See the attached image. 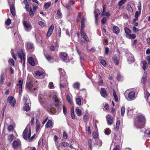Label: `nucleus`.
Wrapping results in <instances>:
<instances>
[{"mask_svg": "<svg viewBox=\"0 0 150 150\" xmlns=\"http://www.w3.org/2000/svg\"><path fill=\"white\" fill-rule=\"evenodd\" d=\"M11 23V20L9 18L7 19V20L5 21V24L7 25H9Z\"/></svg>", "mask_w": 150, "mask_h": 150, "instance_id": "45", "label": "nucleus"}, {"mask_svg": "<svg viewBox=\"0 0 150 150\" xmlns=\"http://www.w3.org/2000/svg\"><path fill=\"white\" fill-rule=\"evenodd\" d=\"M146 122L145 117L143 114H139L138 115L137 120L134 122V125L137 128H143Z\"/></svg>", "mask_w": 150, "mask_h": 150, "instance_id": "1", "label": "nucleus"}, {"mask_svg": "<svg viewBox=\"0 0 150 150\" xmlns=\"http://www.w3.org/2000/svg\"><path fill=\"white\" fill-rule=\"evenodd\" d=\"M93 136L94 138L96 139L98 137V134L95 132L93 134Z\"/></svg>", "mask_w": 150, "mask_h": 150, "instance_id": "62", "label": "nucleus"}, {"mask_svg": "<svg viewBox=\"0 0 150 150\" xmlns=\"http://www.w3.org/2000/svg\"><path fill=\"white\" fill-rule=\"evenodd\" d=\"M18 54L21 61H22L23 60V63L24 64L25 63L24 53L22 50H21L18 52Z\"/></svg>", "mask_w": 150, "mask_h": 150, "instance_id": "12", "label": "nucleus"}, {"mask_svg": "<svg viewBox=\"0 0 150 150\" xmlns=\"http://www.w3.org/2000/svg\"><path fill=\"white\" fill-rule=\"evenodd\" d=\"M100 93L102 96L104 98L106 97L108 95L106 91L104 88H101Z\"/></svg>", "mask_w": 150, "mask_h": 150, "instance_id": "14", "label": "nucleus"}, {"mask_svg": "<svg viewBox=\"0 0 150 150\" xmlns=\"http://www.w3.org/2000/svg\"><path fill=\"white\" fill-rule=\"evenodd\" d=\"M23 101L25 103H29L30 102V100L28 96L26 95L24 96L23 97Z\"/></svg>", "mask_w": 150, "mask_h": 150, "instance_id": "22", "label": "nucleus"}, {"mask_svg": "<svg viewBox=\"0 0 150 150\" xmlns=\"http://www.w3.org/2000/svg\"><path fill=\"white\" fill-rule=\"evenodd\" d=\"M53 100L55 103V105L56 106H57L59 103V100L58 98H57L56 95H54L53 97Z\"/></svg>", "mask_w": 150, "mask_h": 150, "instance_id": "17", "label": "nucleus"}, {"mask_svg": "<svg viewBox=\"0 0 150 150\" xmlns=\"http://www.w3.org/2000/svg\"><path fill=\"white\" fill-rule=\"evenodd\" d=\"M102 142L100 140H98L97 144L99 146H100L102 145Z\"/></svg>", "mask_w": 150, "mask_h": 150, "instance_id": "59", "label": "nucleus"}, {"mask_svg": "<svg viewBox=\"0 0 150 150\" xmlns=\"http://www.w3.org/2000/svg\"><path fill=\"white\" fill-rule=\"evenodd\" d=\"M125 111V108L124 106H122L121 110V114L122 116H123Z\"/></svg>", "mask_w": 150, "mask_h": 150, "instance_id": "40", "label": "nucleus"}, {"mask_svg": "<svg viewBox=\"0 0 150 150\" xmlns=\"http://www.w3.org/2000/svg\"><path fill=\"white\" fill-rule=\"evenodd\" d=\"M69 143L66 142L62 143L61 144V146L64 148L67 147L69 146Z\"/></svg>", "mask_w": 150, "mask_h": 150, "instance_id": "36", "label": "nucleus"}, {"mask_svg": "<svg viewBox=\"0 0 150 150\" xmlns=\"http://www.w3.org/2000/svg\"><path fill=\"white\" fill-rule=\"evenodd\" d=\"M126 98L128 101H132L134 100L136 98L134 92L131 91L129 93L127 97H126Z\"/></svg>", "mask_w": 150, "mask_h": 150, "instance_id": "5", "label": "nucleus"}, {"mask_svg": "<svg viewBox=\"0 0 150 150\" xmlns=\"http://www.w3.org/2000/svg\"><path fill=\"white\" fill-rule=\"evenodd\" d=\"M53 122L52 121L49 120L47 122V124L45 125V127L47 128H49L51 126H52L53 125Z\"/></svg>", "mask_w": 150, "mask_h": 150, "instance_id": "21", "label": "nucleus"}, {"mask_svg": "<svg viewBox=\"0 0 150 150\" xmlns=\"http://www.w3.org/2000/svg\"><path fill=\"white\" fill-rule=\"evenodd\" d=\"M75 111L76 113L79 116L81 115L82 114V111L81 109L76 108L75 110Z\"/></svg>", "mask_w": 150, "mask_h": 150, "instance_id": "23", "label": "nucleus"}, {"mask_svg": "<svg viewBox=\"0 0 150 150\" xmlns=\"http://www.w3.org/2000/svg\"><path fill=\"white\" fill-rule=\"evenodd\" d=\"M129 38L134 39L136 37V35L134 34H131L129 35Z\"/></svg>", "mask_w": 150, "mask_h": 150, "instance_id": "51", "label": "nucleus"}, {"mask_svg": "<svg viewBox=\"0 0 150 150\" xmlns=\"http://www.w3.org/2000/svg\"><path fill=\"white\" fill-rule=\"evenodd\" d=\"M28 62L32 66H34L35 64L33 59L32 57H30L29 58Z\"/></svg>", "mask_w": 150, "mask_h": 150, "instance_id": "27", "label": "nucleus"}, {"mask_svg": "<svg viewBox=\"0 0 150 150\" xmlns=\"http://www.w3.org/2000/svg\"><path fill=\"white\" fill-rule=\"evenodd\" d=\"M76 104L78 105H81V99L80 98H77L76 99Z\"/></svg>", "mask_w": 150, "mask_h": 150, "instance_id": "32", "label": "nucleus"}, {"mask_svg": "<svg viewBox=\"0 0 150 150\" xmlns=\"http://www.w3.org/2000/svg\"><path fill=\"white\" fill-rule=\"evenodd\" d=\"M23 83V81L20 80L18 81V83L17 84V86H18L19 87L22 86V85Z\"/></svg>", "mask_w": 150, "mask_h": 150, "instance_id": "49", "label": "nucleus"}, {"mask_svg": "<svg viewBox=\"0 0 150 150\" xmlns=\"http://www.w3.org/2000/svg\"><path fill=\"white\" fill-rule=\"evenodd\" d=\"M29 103H25L23 107V109L25 111H27L30 110Z\"/></svg>", "mask_w": 150, "mask_h": 150, "instance_id": "20", "label": "nucleus"}, {"mask_svg": "<svg viewBox=\"0 0 150 150\" xmlns=\"http://www.w3.org/2000/svg\"><path fill=\"white\" fill-rule=\"evenodd\" d=\"M142 62L143 64L142 68L144 70H145L147 68V63L145 60L142 61Z\"/></svg>", "mask_w": 150, "mask_h": 150, "instance_id": "25", "label": "nucleus"}, {"mask_svg": "<svg viewBox=\"0 0 150 150\" xmlns=\"http://www.w3.org/2000/svg\"><path fill=\"white\" fill-rule=\"evenodd\" d=\"M85 21V18L84 17H83L81 20V29H83L85 26L84 21Z\"/></svg>", "mask_w": 150, "mask_h": 150, "instance_id": "29", "label": "nucleus"}, {"mask_svg": "<svg viewBox=\"0 0 150 150\" xmlns=\"http://www.w3.org/2000/svg\"><path fill=\"white\" fill-rule=\"evenodd\" d=\"M35 11H36V10L35 11H34L33 10V11L32 10V9L31 8H30V10L29 11V14L30 16L31 17H33V16L34 14V12H35Z\"/></svg>", "mask_w": 150, "mask_h": 150, "instance_id": "41", "label": "nucleus"}, {"mask_svg": "<svg viewBox=\"0 0 150 150\" xmlns=\"http://www.w3.org/2000/svg\"><path fill=\"white\" fill-rule=\"evenodd\" d=\"M32 1L36 4H33V10L34 11L36 10L38 7V1L37 0H32Z\"/></svg>", "mask_w": 150, "mask_h": 150, "instance_id": "15", "label": "nucleus"}, {"mask_svg": "<svg viewBox=\"0 0 150 150\" xmlns=\"http://www.w3.org/2000/svg\"><path fill=\"white\" fill-rule=\"evenodd\" d=\"M126 56L127 58V61L129 64L134 62L135 59L133 55L131 53L129 52L127 53Z\"/></svg>", "mask_w": 150, "mask_h": 150, "instance_id": "6", "label": "nucleus"}, {"mask_svg": "<svg viewBox=\"0 0 150 150\" xmlns=\"http://www.w3.org/2000/svg\"><path fill=\"white\" fill-rule=\"evenodd\" d=\"M113 32L115 34H118L119 33L120 30L119 28L116 26H114L113 27Z\"/></svg>", "mask_w": 150, "mask_h": 150, "instance_id": "19", "label": "nucleus"}, {"mask_svg": "<svg viewBox=\"0 0 150 150\" xmlns=\"http://www.w3.org/2000/svg\"><path fill=\"white\" fill-rule=\"evenodd\" d=\"M120 125V121L118 120H117L116 125V129H118Z\"/></svg>", "mask_w": 150, "mask_h": 150, "instance_id": "50", "label": "nucleus"}, {"mask_svg": "<svg viewBox=\"0 0 150 150\" xmlns=\"http://www.w3.org/2000/svg\"><path fill=\"white\" fill-rule=\"evenodd\" d=\"M82 37L87 42L89 41V39L86 34H85L84 36L83 35Z\"/></svg>", "mask_w": 150, "mask_h": 150, "instance_id": "55", "label": "nucleus"}, {"mask_svg": "<svg viewBox=\"0 0 150 150\" xmlns=\"http://www.w3.org/2000/svg\"><path fill=\"white\" fill-rule=\"evenodd\" d=\"M147 74V72L146 71H145L144 73V74L141 80V82L143 84H144L146 82V80L147 79L146 75Z\"/></svg>", "mask_w": 150, "mask_h": 150, "instance_id": "16", "label": "nucleus"}, {"mask_svg": "<svg viewBox=\"0 0 150 150\" xmlns=\"http://www.w3.org/2000/svg\"><path fill=\"white\" fill-rule=\"evenodd\" d=\"M73 86L74 88L79 89L80 87V84L79 83L76 82L74 83Z\"/></svg>", "mask_w": 150, "mask_h": 150, "instance_id": "28", "label": "nucleus"}, {"mask_svg": "<svg viewBox=\"0 0 150 150\" xmlns=\"http://www.w3.org/2000/svg\"><path fill=\"white\" fill-rule=\"evenodd\" d=\"M57 14L58 16L57 18L59 19L62 18V14L59 9H58L57 11Z\"/></svg>", "mask_w": 150, "mask_h": 150, "instance_id": "33", "label": "nucleus"}, {"mask_svg": "<svg viewBox=\"0 0 150 150\" xmlns=\"http://www.w3.org/2000/svg\"><path fill=\"white\" fill-rule=\"evenodd\" d=\"M86 130L88 132V133L89 134H91L90 127L89 126L86 127Z\"/></svg>", "mask_w": 150, "mask_h": 150, "instance_id": "56", "label": "nucleus"}, {"mask_svg": "<svg viewBox=\"0 0 150 150\" xmlns=\"http://www.w3.org/2000/svg\"><path fill=\"white\" fill-rule=\"evenodd\" d=\"M58 47V46L57 45V43H55L54 46L52 45L50 47V49L51 51H54Z\"/></svg>", "mask_w": 150, "mask_h": 150, "instance_id": "24", "label": "nucleus"}, {"mask_svg": "<svg viewBox=\"0 0 150 150\" xmlns=\"http://www.w3.org/2000/svg\"><path fill=\"white\" fill-rule=\"evenodd\" d=\"M100 63L102 64L104 66H105L106 65V63L105 60L102 59L100 61Z\"/></svg>", "mask_w": 150, "mask_h": 150, "instance_id": "57", "label": "nucleus"}, {"mask_svg": "<svg viewBox=\"0 0 150 150\" xmlns=\"http://www.w3.org/2000/svg\"><path fill=\"white\" fill-rule=\"evenodd\" d=\"M71 116L73 119H74L75 118V116L74 114V111H72L71 112Z\"/></svg>", "mask_w": 150, "mask_h": 150, "instance_id": "60", "label": "nucleus"}, {"mask_svg": "<svg viewBox=\"0 0 150 150\" xmlns=\"http://www.w3.org/2000/svg\"><path fill=\"white\" fill-rule=\"evenodd\" d=\"M99 77L100 81L98 83V85L99 86L102 85L103 83L102 79L100 75L99 76Z\"/></svg>", "mask_w": 150, "mask_h": 150, "instance_id": "44", "label": "nucleus"}, {"mask_svg": "<svg viewBox=\"0 0 150 150\" xmlns=\"http://www.w3.org/2000/svg\"><path fill=\"white\" fill-rule=\"evenodd\" d=\"M145 133L147 134L148 137H150V130L149 131L146 130Z\"/></svg>", "mask_w": 150, "mask_h": 150, "instance_id": "64", "label": "nucleus"}, {"mask_svg": "<svg viewBox=\"0 0 150 150\" xmlns=\"http://www.w3.org/2000/svg\"><path fill=\"white\" fill-rule=\"evenodd\" d=\"M3 75L4 74H1V79L0 80V84H3L4 82L5 79Z\"/></svg>", "mask_w": 150, "mask_h": 150, "instance_id": "31", "label": "nucleus"}, {"mask_svg": "<svg viewBox=\"0 0 150 150\" xmlns=\"http://www.w3.org/2000/svg\"><path fill=\"white\" fill-rule=\"evenodd\" d=\"M31 135V132L30 130H29L28 128H25L23 133V138L25 140H27L30 138Z\"/></svg>", "mask_w": 150, "mask_h": 150, "instance_id": "3", "label": "nucleus"}, {"mask_svg": "<svg viewBox=\"0 0 150 150\" xmlns=\"http://www.w3.org/2000/svg\"><path fill=\"white\" fill-rule=\"evenodd\" d=\"M10 11L13 16H15L16 15V13L15 11V9L13 4H12L10 6Z\"/></svg>", "mask_w": 150, "mask_h": 150, "instance_id": "18", "label": "nucleus"}, {"mask_svg": "<svg viewBox=\"0 0 150 150\" xmlns=\"http://www.w3.org/2000/svg\"><path fill=\"white\" fill-rule=\"evenodd\" d=\"M60 74L61 81L60 84V88H64L66 86V76L65 75V73L63 72L64 71L62 69L59 70Z\"/></svg>", "mask_w": 150, "mask_h": 150, "instance_id": "2", "label": "nucleus"}, {"mask_svg": "<svg viewBox=\"0 0 150 150\" xmlns=\"http://www.w3.org/2000/svg\"><path fill=\"white\" fill-rule=\"evenodd\" d=\"M7 100L11 106L13 107L15 106L16 103V100L13 96H9L7 98Z\"/></svg>", "mask_w": 150, "mask_h": 150, "instance_id": "8", "label": "nucleus"}, {"mask_svg": "<svg viewBox=\"0 0 150 150\" xmlns=\"http://www.w3.org/2000/svg\"><path fill=\"white\" fill-rule=\"evenodd\" d=\"M107 121L108 124L109 125H111L113 123V118L110 115L106 116Z\"/></svg>", "mask_w": 150, "mask_h": 150, "instance_id": "10", "label": "nucleus"}, {"mask_svg": "<svg viewBox=\"0 0 150 150\" xmlns=\"http://www.w3.org/2000/svg\"><path fill=\"white\" fill-rule=\"evenodd\" d=\"M88 144L91 149L92 148V140L90 139L88 140Z\"/></svg>", "mask_w": 150, "mask_h": 150, "instance_id": "52", "label": "nucleus"}, {"mask_svg": "<svg viewBox=\"0 0 150 150\" xmlns=\"http://www.w3.org/2000/svg\"><path fill=\"white\" fill-rule=\"evenodd\" d=\"M66 99L68 103H70V104L72 103V102L71 100L70 97L69 95H67V96L66 97Z\"/></svg>", "mask_w": 150, "mask_h": 150, "instance_id": "43", "label": "nucleus"}, {"mask_svg": "<svg viewBox=\"0 0 150 150\" xmlns=\"http://www.w3.org/2000/svg\"><path fill=\"white\" fill-rule=\"evenodd\" d=\"M112 91H113V96L114 97L115 100L116 102H117L118 101V97L116 94L115 90L114 89H113L112 90Z\"/></svg>", "mask_w": 150, "mask_h": 150, "instance_id": "26", "label": "nucleus"}, {"mask_svg": "<svg viewBox=\"0 0 150 150\" xmlns=\"http://www.w3.org/2000/svg\"><path fill=\"white\" fill-rule=\"evenodd\" d=\"M102 16H105L107 17L109 16H110V13L109 12H104V13H103H103L101 14Z\"/></svg>", "mask_w": 150, "mask_h": 150, "instance_id": "54", "label": "nucleus"}, {"mask_svg": "<svg viewBox=\"0 0 150 150\" xmlns=\"http://www.w3.org/2000/svg\"><path fill=\"white\" fill-rule=\"evenodd\" d=\"M146 94H145V92H144L145 97L146 99H148L149 97L150 96V94L148 92L146 91Z\"/></svg>", "mask_w": 150, "mask_h": 150, "instance_id": "46", "label": "nucleus"}, {"mask_svg": "<svg viewBox=\"0 0 150 150\" xmlns=\"http://www.w3.org/2000/svg\"><path fill=\"white\" fill-rule=\"evenodd\" d=\"M43 72L39 71H36L35 72V74L36 76H40L43 74Z\"/></svg>", "mask_w": 150, "mask_h": 150, "instance_id": "35", "label": "nucleus"}, {"mask_svg": "<svg viewBox=\"0 0 150 150\" xmlns=\"http://www.w3.org/2000/svg\"><path fill=\"white\" fill-rule=\"evenodd\" d=\"M23 24L25 30L29 31L31 30L32 27L30 23L26 21H24L23 22Z\"/></svg>", "mask_w": 150, "mask_h": 150, "instance_id": "7", "label": "nucleus"}, {"mask_svg": "<svg viewBox=\"0 0 150 150\" xmlns=\"http://www.w3.org/2000/svg\"><path fill=\"white\" fill-rule=\"evenodd\" d=\"M12 146L14 149H17L20 148L21 146V141L19 140H15L13 142Z\"/></svg>", "mask_w": 150, "mask_h": 150, "instance_id": "4", "label": "nucleus"}, {"mask_svg": "<svg viewBox=\"0 0 150 150\" xmlns=\"http://www.w3.org/2000/svg\"><path fill=\"white\" fill-rule=\"evenodd\" d=\"M126 9L129 12L132 13L133 11L132 8L129 5H127L126 7Z\"/></svg>", "mask_w": 150, "mask_h": 150, "instance_id": "30", "label": "nucleus"}, {"mask_svg": "<svg viewBox=\"0 0 150 150\" xmlns=\"http://www.w3.org/2000/svg\"><path fill=\"white\" fill-rule=\"evenodd\" d=\"M54 28V26L53 25H52L49 28L47 34V36L49 37L53 32Z\"/></svg>", "mask_w": 150, "mask_h": 150, "instance_id": "11", "label": "nucleus"}, {"mask_svg": "<svg viewBox=\"0 0 150 150\" xmlns=\"http://www.w3.org/2000/svg\"><path fill=\"white\" fill-rule=\"evenodd\" d=\"M14 137L13 134H11L8 136V140L10 142H11L13 139Z\"/></svg>", "mask_w": 150, "mask_h": 150, "instance_id": "34", "label": "nucleus"}, {"mask_svg": "<svg viewBox=\"0 0 150 150\" xmlns=\"http://www.w3.org/2000/svg\"><path fill=\"white\" fill-rule=\"evenodd\" d=\"M100 13V11L98 9H96L94 11L95 23L96 24L98 23V17Z\"/></svg>", "mask_w": 150, "mask_h": 150, "instance_id": "13", "label": "nucleus"}, {"mask_svg": "<svg viewBox=\"0 0 150 150\" xmlns=\"http://www.w3.org/2000/svg\"><path fill=\"white\" fill-rule=\"evenodd\" d=\"M60 57L64 61L67 59L68 58V55L65 52H61L59 53Z\"/></svg>", "mask_w": 150, "mask_h": 150, "instance_id": "9", "label": "nucleus"}, {"mask_svg": "<svg viewBox=\"0 0 150 150\" xmlns=\"http://www.w3.org/2000/svg\"><path fill=\"white\" fill-rule=\"evenodd\" d=\"M125 31L127 35L131 33V30L127 28H125Z\"/></svg>", "mask_w": 150, "mask_h": 150, "instance_id": "39", "label": "nucleus"}, {"mask_svg": "<svg viewBox=\"0 0 150 150\" xmlns=\"http://www.w3.org/2000/svg\"><path fill=\"white\" fill-rule=\"evenodd\" d=\"M126 0H121L118 3L119 6H121L123 4H125V3L126 2Z\"/></svg>", "mask_w": 150, "mask_h": 150, "instance_id": "42", "label": "nucleus"}, {"mask_svg": "<svg viewBox=\"0 0 150 150\" xmlns=\"http://www.w3.org/2000/svg\"><path fill=\"white\" fill-rule=\"evenodd\" d=\"M38 24L42 27H43L44 25V23L42 21H38Z\"/></svg>", "mask_w": 150, "mask_h": 150, "instance_id": "63", "label": "nucleus"}, {"mask_svg": "<svg viewBox=\"0 0 150 150\" xmlns=\"http://www.w3.org/2000/svg\"><path fill=\"white\" fill-rule=\"evenodd\" d=\"M132 30L134 32H136L139 31V29L135 27H133Z\"/></svg>", "mask_w": 150, "mask_h": 150, "instance_id": "58", "label": "nucleus"}, {"mask_svg": "<svg viewBox=\"0 0 150 150\" xmlns=\"http://www.w3.org/2000/svg\"><path fill=\"white\" fill-rule=\"evenodd\" d=\"M7 129L9 131H10L13 130V126L12 125L9 126L8 127Z\"/></svg>", "mask_w": 150, "mask_h": 150, "instance_id": "47", "label": "nucleus"}, {"mask_svg": "<svg viewBox=\"0 0 150 150\" xmlns=\"http://www.w3.org/2000/svg\"><path fill=\"white\" fill-rule=\"evenodd\" d=\"M63 136L65 139H66L67 138V134L65 131H64L63 133Z\"/></svg>", "mask_w": 150, "mask_h": 150, "instance_id": "53", "label": "nucleus"}, {"mask_svg": "<svg viewBox=\"0 0 150 150\" xmlns=\"http://www.w3.org/2000/svg\"><path fill=\"white\" fill-rule=\"evenodd\" d=\"M27 46L28 49H33V45L31 43L28 42L27 43Z\"/></svg>", "mask_w": 150, "mask_h": 150, "instance_id": "38", "label": "nucleus"}, {"mask_svg": "<svg viewBox=\"0 0 150 150\" xmlns=\"http://www.w3.org/2000/svg\"><path fill=\"white\" fill-rule=\"evenodd\" d=\"M107 18L105 17H104L103 19L101 20V22L102 24H104L106 21Z\"/></svg>", "mask_w": 150, "mask_h": 150, "instance_id": "61", "label": "nucleus"}, {"mask_svg": "<svg viewBox=\"0 0 150 150\" xmlns=\"http://www.w3.org/2000/svg\"><path fill=\"white\" fill-rule=\"evenodd\" d=\"M51 2H49L45 4L44 5V7L46 9H47L51 5Z\"/></svg>", "mask_w": 150, "mask_h": 150, "instance_id": "37", "label": "nucleus"}, {"mask_svg": "<svg viewBox=\"0 0 150 150\" xmlns=\"http://www.w3.org/2000/svg\"><path fill=\"white\" fill-rule=\"evenodd\" d=\"M9 64L11 65H14V60L12 59H10L8 61Z\"/></svg>", "mask_w": 150, "mask_h": 150, "instance_id": "48", "label": "nucleus"}]
</instances>
